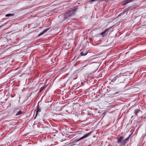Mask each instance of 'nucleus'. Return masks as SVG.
Instances as JSON below:
<instances>
[{
    "mask_svg": "<svg viewBox=\"0 0 146 146\" xmlns=\"http://www.w3.org/2000/svg\"><path fill=\"white\" fill-rule=\"evenodd\" d=\"M76 12V9H72L67 13H65L64 16L66 18H67L68 17L72 16L74 15Z\"/></svg>",
    "mask_w": 146,
    "mask_h": 146,
    "instance_id": "1",
    "label": "nucleus"
},
{
    "mask_svg": "<svg viewBox=\"0 0 146 146\" xmlns=\"http://www.w3.org/2000/svg\"><path fill=\"white\" fill-rule=\"evenodd\" d=\"M112 27H110L109 28L107 29H106L104 31H103L101 33L100 35H103L105 34H107L108 33V32H109V30L111 28H112Z\"/></svg>",
    "mask_w": 146,
    "mask_h": 146,
    "instance_id": "2",
    "label": "nucleus"
},
{
    "mask_svg": "<svg viewBox=\"0 0 146 146\" xmlns=\"http://www.w3.org/2000/svg\"><path fill=\"white\" fill-rule=\"evenodd\" d=\"M133 0H125L122 3V5L124 6L126 5L127 4L133 1Z\"/></svg>",
    "mask_w": 146,
    "mask_h": 146,
    "instance_id": "3",
    "label": "nucleus"
},
{
    "mask_svg": "<svg viewBox=\"0 0 146 146\" xmlns=\"http://www.w3.org/2000/svg\"><path fill=\"white\" fill-rule=\"evenodd\" d=\"M124 138L123 137L121 136L118 139L117 142L118 143H121L122 145V142Z\"/></svg>",
    "mask_w": 146,
    "mask_h": 146,
    "instance_id": "4",
    "label": "nucleus"
},
{
    "mask_svg": "<svg viewBox=\"0 0 146 146\" xmlns=\"http://www.w3.org/2000/svg\"><path fill=\"white\" fill-rule=\"evenodd\" d=\"M120 75H118L115 76L114 78L111 80V82H114L118 78H119L120 77Z\"/></svg>",
    "mask_w": 146,
    "mask_h": 146,
    "instance_id": "5",
    "label": "nucleus"
},
{
    "mask_svg": "<svg viewBox=\"0 0 146 146\" xmlns=\"http://www.w3.org/2000/svg\"><path fill=\"white\" fill-rule=\"evenodd\" d=\"M49 29H45L44 30L43 32H42L40 33L38 35V37H39L40 36L42 35L43 34H44V33H45Z\"/></svg>",
    "mask_w": 146,
    "mask_h": 146,
    "instance_id": "6",
    "label": "nucleus"
},
{
    "mask_svg": "<svg viewBox=\"0 0 146 146\" xmlns=\"http://www.w3.org/2000/svg\"><path fill=\"white\" fill-rule=\"evenodd\" d=\"M87 54V51L86 50H84L80 53L81 56H84Z\"/></svg>",
    "mask_w": 146,
    "mask_h": 146,
    "instance_id": "7",
    "label": "nucleus"
},
{
    "mask_svg": "<svg viewBox=\"0 0 146 146\" xmlns=\"http://www.w3.org/2000/svg\"><path fill=\"white\" fill-rule=\"evenodd\" d=\"M140 110L138 109H136L134 111V114H135V115L137 116V114L139 112H140Z\"/></svg>",
    "mask_w": 146,
    "mask_h": 146,
    "instance_id": "8",
    "label": "nucleus"
},
{
    "mask_svg": "<svg viewBox=\"0 0 146 146\" xmlns=\"http://www.w3.org/2000/svg\"><path fill=\"white\" fill-rule=\"evenodd\" d=\"M92 133V132L91 131L89 133L85 134V135H84V138H85L88 137V136H89Z\"/></svg>",
    "mask_w": 146,
    "mask_h": 146,
    "instance_id": "9",
    "label": "nucleus"
},
{
    "mask_svg": "<svg viewBox=\"0 0 146 146\" xmlns=\"http://www.w3.org/2000/svg\"><path fill=\"white\" fill-rule=\"evenodd\" d=\"M41 111V110L40 109H39V108H38V110H37L36 111V116L34 118V119H35L36 116L37 115H38V112H40Z\"/></svg>",
    "mask_w": 146,
    "mask_h": 146,
    "instance_id": "10",
    "label": "nucleus"
},
{
    "mask_svg": "<svg viewBox=\"0 0 146 146\" xmlns=\"http://www.w3.org/2000/svg\"><path fill=\"white\" fill-rule=\"evenodd\" d=\"M128 142V141H126V140L124 139L123 140L122 142V145H124L125 143H127Z\"/></svg>",
    "mask_w": 146,
    "mask_h": 146,
    "instance_id": "11",
    "label": "nucleus"
},
{
    "mask_svg": "<svg viewBox=\"0 0 146 146\" xmlns=\"http://www.w3.org/2000/svg\"><path fill=\"white\" fill-rule=\"evenodd\" d=\"M106 0H91L90 2H91L93 1H100L101 2H103L104 1H106Z\"/></svg>",
    "mask_w": 146,
    "mask_h": 146,
    "instance_id": "12",
    "label": "nucleus"
},
{
    "mask_svg": "<svg viewBox=\"0 0 146 146\" xmlns=\"http://www.w3.org/2000/svg\"><path fill=\"white\" fill-rule=\"evenodd\" d=\"M46 88V87L44 85V86L41 87L40 90H39V92H41L45 88Z\"/></svg>",
    "mask_w": 146,
    "mask_h": 146,
    "instance_id": "13",
    "label": "nucleus"
},
{
    "mask_svg": "<svg viewBox=\"0 0 146 146\" xmlns=\"http://www.w3.org/2000/svg\"><path fill=\"white\" fill-rule=\"evenodd\" d=\"M14 16V14H6L5 15L6 17H11Z\"/></svg>",
    "mask_w": 146,
    "mask_h": 146,
    "instance_id": "14",
    "label": "nucleus"
},
{
    "mask_svg": "<svg viewBox=\"0 0 146 146\" xmlns=\"http://www.w3.org/2000/svg\"><path fill=\"white\" fill-rule=\"evenodd\" d=\"M130 7H128V8H126V9H125L123 10V13H125L126 12H127L128 11V10L130 9Z\"/></svg>",
    "mask_w": 146,
    "mask_h": 146,
    "instance_id": "15",
    "label": "nucleus"
},
{
    "mask_svg": "<svg viewBox=\"0 0 146 146\" xmlns=\"http://www.w3.org/2000/svg\"><path fill=\"white\" fill-rule=\"evenodd\" d=\"M22 113V111H20L17 112V113L15 114V115L16 116H17L18 115L21 114Z\"/></svg>",
    "mask_w": 146,
    "mask_h": 146,
    "instance_id": "16",
    "label": "nucleus"
},
{
    "mask_svg": "<svg viewBox=\"0 0 146 146\" xmlns=\"http://www.w3.org/2000/svg\"><path fill=\"white\" fill-rule=\"evenodd\" d=\"M84 138V136H82V137H81V138H80V139H79L78 140H77V141H79L81 139H83Z\"/></svg>",
    "mask_w": 146,
    "mask_h": 146,
    "instance_id": "17",
    "label": "nucleus"
},
{
    "mask_svg": "<svg viewBox=\"0 0 146 146\" xmlns=\"http://www.w3.org/2000/svg\"><path fill=\"white\" fill-rule=\"evenodd\" d=\"M130 135H129V136L128 137H127V138H126L125 139V140H126V141H128V140L129 139V137H130Z\"/></svg>",
    "mask_w": 146,
    "mask_h": 146,
    "instance_id": "18",
    "label": "nucleus"
},
{
    "mask_svg": "<svg viewBox=\"0 0 146 146\" xmlns=\"http://www.w3.org/2000/svg\"><path fill=\"white\" fill-rule=\"evenodd\" d=\"M118 93V92H117L114 94V95H116Z\"/></svg>",
    "mask_w": 146,
    "mask_h": 146,
    "instance_id": "19",
    "label": "nucleus"
}]
</instances>
